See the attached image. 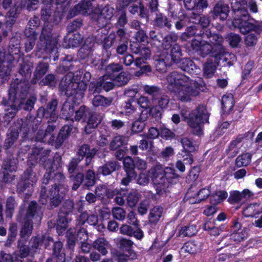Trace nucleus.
Returning <instances> with one entry per match:
<instances>
[{
  "label": "nucleus",
  "instance_id": "50",
  "mask_svg": "<svg viewBox=\"0 0 262 262\" xmlns=\"http://www.w3.org/2000/svg\"><path fill=\"white\" fill-rule=\"evenodd\" d=\"M163 212V208L160 206L154 207L150 210L149 215V222L155 225L159 220Z\"/></svg>",
  "mask_w": 262,
  "mask_h": 262
},
{
  "label": "nucleus",
  "instance_id": "3",
  "mask_svg": "<svg viewBox=\"0 0 262 262\" xmlns=\"http://www.w3.org/2000/svg\"><path fill=\"white\" fill-rule=\"evenodd\" d=\"M187 111L182 110L181 115L184 120H187V124L192 129L193 134L199 136L203 133V127L205 122H208L209 115L205 106L199 105L192 111L187 116Z\"/></svg>",
  "mask_w": 262,
  "mask_h": 262
},
{
  "label": "nucleus",
  "instance_id": "60",
  "mask_svg": "<svg viewBox=\"0 0 262 262\" xmlns=\"http://www.w3.org/2000/svg\"><path fill=\"white\" fill-rule=\"evenodd\" d=\"M70 231L71 230L68 231L66 235L68 237V244L70 246L73 247L74 246L75 241L78 239V237H81V236H85L86 238L87 237V235L85 232L86 230H78L76 235L70 232Z\"/></svg>",
  "mask_w": 262,
  "mask_h": 262
},
{
  "label": "nucleus",
  "instance_id": "38",
  "mask_svg": "<svg viewBox=\"0 0 262 262\" xmlns=\"http://www.w3.org/2000/svg\"><path fill=\"white\" fill-rule=\"evenodd\" d=\"M87 84L83 81H76L74 79L73 90H74V96L77 99H81L84 95Z\"/></svg>",
  "mask_w": 262,
  "mask_h": 262
},
{
  "label": "nucleus",
  "instance_id": "28",
  "mask_svg": "<svg viewBox=\"0 0 262 262\" xmlns=\"http://www.w3.org/2000/svg\"><path fill=\"white\" fill-rule=\"evenodd\" d=\"M120 167L119 163L115 161H110L100 166L98 169L99 173L104 176L111 174Z\"/></svg>",
  "mask_w": 262,
  "mask_h": 262
},
{
  "label": "nucleus",
  "instance_id": "63",
  "mask_svg": "<svg viewBox=\"0 0 262 262\" xmlns=\"http://www.w3.org/2000/svg\"><path fill=\"white\" fill-rule=\"evenodd\" d=\"M108 75H104L99 79L101 90L108 91L113 89L114 84L111 78H108Z\"/></svg>",
  "mask_w": 262,
  "mask_h": 262
},
{
  "label": "nucleus",
  "instance_id": "32",
  "mask_svg": "<svg viewBox=\"0 0 262 262\" xmlns=\"http://www.w3.org/2000/svg\"><path fill=\"white\" fill-rule=\"evenodd\" d=\"M62 158L59 155H55L54 158V160L52 161L51 159H47L41 162H39V164L42 166L44 168L47 169V171H49L50 170L54 171V167L57 168L60 166V162Z\"/></svg>",
  "mask_w": 262,
  "mask_h": 262
},
{
  "label": "nucleus",
  "instance_id": "30",
  "mask_svg": "<svg viewBox=\"0 0 262 262\" xmlns=\"http://www.w3.org/2000/svg\"><path fill=\"white\" fill-rule=\"evenodd\" d=\"M113 16V9L105 7L102 9L100 13L98 15L97 21L100 26L104 27Z\"/></svg>",
  "mask_w": 262,
  "mask_h": 262
},
{
  "label": "nucleus",
  "instance_id": "18",
  "mask_svg": "<svg viewBox=\"0 0 262 262\" xmlns=\"http://www.w3.org/2000/svg\"><path fill=\"white\" fill-rule=\"evenodd\" d=\"M53 25L50 22H45L42 27L39 39L41 41H45L46 48H48L51 45L53 40Z\"/></svg>",
  "mask_w": 262,
  "mask_h": 262
},
{
  "label": "nucleus",
  "instance_id": "34",
  "mask_svg": "<svg viewBox=\"0 0 262 262\" xmlns=\"http://www.w3.org/2000/svg\"><path fill=\"white\" fill-rule=\"evenodd\" d=\"M75 111L74 105L70 102L66 101L63 104L60 111V118L71 121V117L75 113Z\"/></svg>",
  "mask_w": 262,
  "mask_h": 262
},
{
  "label": "nucleus",
  "instance_id": "64",
  "mask_svg": "<svg viewBox=\"0 0 262 262\" xmlns=\"http://www.w3.org/2000/svg\"><path fill=\"white\" fill-rule=\"evenodd\" d=\"M134 38L136 41H138L139 43H142L143 45L149 43L148 36L146 33V31L143 29L139 30L137 31L134 35Z\"/></svg>",
  "mask_w": 262,
  "mask_h": 262
},
{
  "label": "nucleus",
  "instance_id": "6",
  "mask_svg": "<svg viewBox=\"0 0 262 262\" xmlns=\"http://www.w3.org/2000/svg\"><path fill=\"white\" fill-rule=\"evenodd\" d=\"M66 177L61 172H55L54 171L50 170L46 172L43 178V184L48 185L51 184V188H56L57 189L63 191L67 189V186H65L63 183L66 181Z\"/></svg>",
  "mask_w": 262,
  "mask_h": 262
},
{
  "label": "nucleus",
  "instance_id": "27",
  "mask_svg": "<svg viewBox=\"0 0 262 262\" xmlns=\"http://www.w3.org/2000/svg\"><path fill=\"white\" fill-rule=\"evenodd\" d=\"M43 210L41 206H39L36 202L30 203L26 215L27 217H33L38 221H40L42 215Z\"/></svg>",
  "mask_w": 262,
  "mask_h": 262
},
{
  "label": "nucleus",
  "instance_id": "2",
  "mask_svg": "<svg viewBox=\"0 0 262 262\" xmlns=\"http://www.w3.org/2000/svg\"><path fill=\"white\" fill-rule=\"evenodd\" d=\"M223 42L224 39L221 35L206 30L203 33V38L192 40L191 46L199 55L205 57L210 54L215 56L217 52L223 53Z\"/></svg>",
  "mask_w": 262,
  "mask_h": 262
},
{
  "label": "nucleus",
  "instance_id": "22",
  "mask_svg": "<svg viewBox=\"0 0 262 262\" xmlns=\"http://www.w3.org/2000/svg\"><path fill=\"white\" fill-rule=\"evenodd\" d=\"M220 65V61H217L216 57L212 56L208 58L206 62L204 64L203 71L205 76L211 77L215 73L217 66Z\"/></svg>",
  "mask_w": 262,
  "mask_h": 262
},
{
  "label": "nucleus",
  "instance_id": "52",
  "mask_svg": "<svg viewBox=\"0 0 262 262\" xmlns=\"http://www.w3.org/2000/svg\"><path fill=\"white\" fill-rule=\"evenodd\" d=\"M152 102L155 104V105L165 108L169 102V98L162 91L160 95L152 100Z\"/></svg>",
  "mask_w": 262,
  "mask_h": 262
},
{
  "label": "nucleus",
  "instance_id": "36",
  "mask_svg": "<svg viewBox=\"0 0 262 262\" xmlns=\"http://www.w3.org/2000/svg\"><path fill=\"white\" fill-rule=\"evenodd\" d=\"M33 185L31 182L20 180L17 185L16 191L19 194L30 195L33 191Z\"/></svg>",
  "mask_w": 262,
  "mask_h": 262
},
{
  "label": "nucleus",
  "instance_id": "9",
  "mask_svg": "<svg viewBox=\"0 0 262 262\" xmlns=\"http://www.w3.org/2000/svg\"><path fill=\"white\" fill-rule=\"evenodd\" d=\"M229 12L230 8L228 5L220 0L215 3L209 12V14L213 20L219 18L221 21H225L227 19Z\"/></svg>",
  "mask_w": 262,
  "mask_h": 262
},
{
  "label": "nucleus",
  "instance_id": "41",
  "mask_svg": "<svg viewBox=\"0 0 262 262\" xmlns=\"http://www.w3.org/2000/svg\"><path fill=\"white\" fill-rule=\"evenodd\" d=\"M33 67V64L31 62L23 60L19 63L18 72L23 77H29L32 73Z\"/></svg>",
  "mask_w": 262,
  "mask_h": 262
},
{
  "label": "nucleus",
  "instance_id": "19",
  "mask_svg": "<svg viewBox=\"0 0 262 262\" xmlns=\"http://www.w3.org/2000/svg\"><path fill=\"white\" fill-rule=\"evenodd\" d=\"M1 104L5 106L8 107L5 109L4 119L5 121L9 122L13 118L15 117L16 113L19 111L18 105L15 102H10V100L6 98H3Z\"/></svg>",
  "mask_w": 262,
  "mask_h": 262
},
{
  "label": "nucleus",
  "instance_id": "42",
  "mask_svg": "<svg viewBox=\"0 0 262 262\" xmlns=\"http://www.w3.org/2000/svg\"><path fill=\"white\" fill-rule=\"evenodd\" d=\"M234 105V100L232 95H224L222 100L223 111L225 113H229Z\"/></svg>",
  "mask_w": 262,
  "mask_h": 262
},
{
  "label": "nucleus",
  "instance_id": "39",
  "mask_svg": "<svg viewBox=\"0 0 262 262\" xmlns=\"http://www.w3.org/2000/svg\"><path fill=\"white\" fill-rule=\"evenodd\" d=\"M98 222L97 215L94 214L89 215L87 212H84L79 216L78 224L82 225L87 223L90 225L95 226L98 223Z\"/></svg>",
  "mask_w": 262,
  "mask_h": 262
},
{
  "label": "nucleus",
  "instance_id": "1",
  "mask_svg": "<svg viewBox=\"0 0 262 262\" xmlns=\"http://www.w3.org/2000/svg\"><path fill=\"white\" fill-rule=\"evenodd\" d=\"M168 90L174 94L182 101H189L199 95V90L194 88L193 81L185 75L173 71L167 77Z\"/></svg>",
  "mask_w": 262,
  "mask_h": 262
},
{
  "label": "nucleus",
  "instance_id": "43",
  "mask_svg": "<svg viewBox=\"0 0 262 262\" xmlns=\"http://www.w3.org/2000/svg\"><path fill=\"white\" fill-rule=\"evenodd\" d=\"M248 19H242L239 21V24H232L235 28H237L242 34H246L252 31L254 28V24L248 21Z\"/></svg>",
  "mask_w": 262,
  "mask_h": 262
},
{
  "label": "nucleus",
  "instance_id": "46",
  "mask_svg": "<svg viewBox=\"0 0 262 262\" xmlns=\"http://www.w3.org/2000/svg\"><path fill=\"white\" fill-rule=\"evenodd\" d=\"M262 212V208L257 203L252 204L248 206L243 211V214L247 217H253Z\"/></svg>",
  "mask_w": 262,
  "mask_h": 262
},
{
  "label": "nucleus",
  "instance_id": "55",
  "mask_svg": "<svg viewBox=\"0 0 262 262\" xmlns=\"http://www.w3.org/2000/svg\"><path fill=\"white\" fill-rule=\"evenodd\" d=\"M74 203L71 200H66L62 204L59 211V214L64 216L68 215L72 213L74 210Z\"/></svg>",
  "mask_w": 262,
  "mask_h": 262
},
{
  "label": "nucleus",
  "instance_id": "31",
  "mask_svg": "<svg viewBox=\"0 0 262 262\" xmlns=\"http://www.w3.org/2000/svg\"><path fill=\"white\" fill-rule=\"evenodd\" d=\"M36 101L37 98L35 96H30L27 100L26 98L23 99L15 102V103L18 105L19 110L23 109L25 111H31L33 109Z\"/></svg>",
  "mask_w": 262,
  "mask_h": 262
},
{
  "label": "nucleus",
  "instance_id": "7",
  "mask_svg": "<svg viewBox=\"0 0 262 262\" xmlns=\"http://www.w3.org/2000/svg\"><path fill=\"white\" fill-rule=\"evenodd\" d=\"M58 101L57 99H51L45 106L39 107L37 116L39 118H45L52 121H56L58 118L57 113Z\"/></svg>",
  "mask_w": 262,
  "mask_h": 262
},
{
  "label": "nucleus",
  "instance_id": "56",
  "mask_svg": "<svg viewBox=\"0 0 262 262\" xmlns=\"http://www.w3.org/2000/svg\"><path fill=\"white\" fill-rule=\"evenodd\" d=\"M69 178L73 182L72 189L73 190H76L83 182L84 175L82 172H78L76 174H71Z\"/></svg>",
  "mask_w": 262,
  "mask_h": 262
},
{
  "label": "nucleus",
  "instance_id": "23",
  "mask_svg": "<svg viewBox=\"0 0 262 262\" xmlns=\"http://www.w3.org/2000/svg\"><path fill=\"white\" fill-rule=\"evenodd\" d=\"M94 0H83L76 5L74 8L76 14L82 15L90 14L93 11L92 2Z\"/></svg>",
  "mask_w": 262,
  "mask_h": 262
},
{
  "label": "nucleus",
  "instance_id": "26",
  "mask_svg": "<svg viewBox=\"0 0 262 262\" xmlns=\"http://www.w3.org/2000/svg\"><path fill=\"white\" fill-rule=\"evenodd\" d=\"M153 26L159 28H167L168 29L170 30L172 27L171 20L161 13H157L155 15L153 21Z\"/></svg>",
  "mask_w": 262,
  "mask_h": 262
},
{
  "label": "nucleus",
  "instance_id": "8",
  "mask_svg": "<svg viewBox=\"0 0 262 262\" xmlns=\"http://www.w3.org/2000/svg\"><path fill=\"white\" fill-rule=\"evenodd\" d=\"M165 171L166 168H164L161 165H157L149 171L156 188V193L159 195H161V190L163 189Z\"/></svg>",
  "mask_w": 262,
  "mask_h": 262
},
{
  "label": "nucleus",
  "instance_id": "4",
  "mask_svg": "<svg viewBox=\"0 0 262 262\" xmlns=\"http://www.w3.org/2000/svg\"><path fill=\"white\" fill-rule=\"evenodd\" d=\"M30 86L28 81L16 79L10 84L8 91V98L10 102H15L26 98Z\"/></svg>",
  "mask_w": 262,
  "mask_h": 262
},
{
  "label": "nucleus",
  "instance_id": "44",
  "mask_svg": "<svg viewBox=\"0 0 262 262\" xmlns=\"http://www.w3.org/2000/svg\"><path fill=\"white\" fill-rule=\"evenodd\" d=\"M233 19L232 24H239V21L242 19H249L250 15L246 7H243L235 11H233Z\"/></svg>",
  "mask_w": 262,
  "mask_h": 262
},
{
  "label": "nucleus",
  "instance_id": "51",
  "mask_svg": "<svg viewBox=\"0 0 262 262\" xmlns=\"http://www.w3.org/2000/svg\"><path fill=\"white\" fill-rule=\"evenodd\" d=\"M95 249L99 251L102 255L107 253V249L109 247L108 243L104 238H100L97 239L93 244Z\"/></svg>",
  "mask_w": 262,
  "mask_h": 262
},
{
  "label": "nucleus",
  "instance_id": "29",
  "mask_svg": "<svg viewBox=\"0 0 262 262\" xmlns=\"http://www.w3.org/2000/svg\"><path fill=\"white\" fill-rule=\"evenodd\" d=\"M223 53L217 52V54L215 55L216 57L217 61H220V64H222L223 67H230L233 65V60H231V55L227 51L226 48L223 45Z\"/></svg>",
  "mask_w": 262,
  "mask_h": 262
},
{
  "label": "nucleus",
  "instance_id": "25",
  "mask_svg": "<svg viewBox=\"0 0 262 262\" xmlns=\"http://www.w3.org/2000/svg\"><path fill=\"white\" fill-rule=\"evenodd\" d=\"M120 243V248L124 249H125L126 251V253H123V254H120L118 257V260H127V258H129V257H131V258H133L135 254L133 253L130 249L132 247L133 243L129 239H126L125 238H121L119 241Z\"/></svg>",
  "mask_w": 262,
  "mask_h": 262
},
{
  "label": "nucleus",
  "instance_id": "40",
  "mask_svg": "<svg viewBox=\"0 0 262 262\" xmlns=\"http://www.w3.org/2000/svg\"><path fill=\"white\" fill-rule=\"evenodd\" d=\"M125 139L126 138L122 135H117L114 137L109 144L110 150H116L126 144Z\"/></svg>",
  "mask_w": 262,
  "mask_h": 262
},
{
  "label": "nucleus",
  "instance_id": "10",
  "mask_svg": "<svg viewBox=\"0 0 262 262\" xmlns=\"http://www.w3.org/2000/svg\"><path fill=\"white\" fill-rule=\"evenodd\" d=\"M123 169L125 172V177L121 180V184L127 186L137 176V173L135 171L134 161L130 157H126L124 159Z\"/></svg>",
  "mask_w": 262,
  "mask_h": 262
},
{
  "label": "nucleus",
  "instance_id": "54",
  "mask_svg": "<svg viewBox=\"0 0 262 262\" xmlns=\"http://www.w3.org/2000/svg\"><path fill=\"white\" fill-rule=\"evenodd\" d=\"M252 156V154L249 152H246L239 155L235 160L236 166L239 167L247 166L251 162Z\"/></svg>",
  "mask_w": 262,
  "mask_h": 262
},
{
  "label": "nucleus",
  "instance_id": "61",
  "mask_svg": "<svg viewBox=\"0 0 262 262\" xmlns=\"http://www.w3.org/2000/svg\"><path fill=\"white\" fill-rule=\"evenodd\" d=\"M180 142L183 147L182 150L192 152L196 150L197 146L188 138H182Z\"/></svg>",
  "mask_w": 262,
  "mask_h": 262
},
{
  "label": "nucleus",
  "instance_id": "59",
  "mask_svg": "<svg viewBox=\"0 0 262 262\" xmlns=\"http://www.w3.org/2000/svg\"><path fill=\"white\" fill-rule=\"evenodd\" d=\"M49 68V66L48 63L39 62L34 73V78L39 79L41 78L47 72Z\"/></svg>",
  "mask_w": 262,
  "mask_h": 262
},
{
  "label": "nucleus",
  "instance_id": "13",
  "mask_svg": "<svg viewBox=\"0 0 262 262\" xmlns=\"http://www.w3.org/2000/svg\"><path fill=\"white\" fill-rule=\"evenodd\" d=\"M183 56L182 52L181 51L180 55L177 57L176 62H173V64H176L179 68L182 71L186 72L189 74H194L198 68L194 62L189 58H182Z\"/></svg>",
  "mask_w": 262,
  "mask_h": 262
},
{
  "label": "nucleus",
  "instance_id": "57",
  "mask_svg": "<svg viewBox=\"0 0 262 262\" xmlns=\"http://www.w3.org/2000/svg\"><path fill=\"white\" fill-rule=\"evenodd\" d=\"M190 18L192 19H198V24H199L202 28L201 30L208 29L207 27L210 23V20L209 17L205 15L200 16L199 13L195 14V13L192 12L190 16Z\"/></svg>",
  "mask_w": 262,
  "mask_h": 262
},
{
  "label": "nucleus",
  "instance_id": "14",
  "mask_svg": "<svg viewBox=\"0 0 262 262\" xmlns=\"http://www.w3.org/2000/svg\"><path fill=\"white\" fill-rule=\"evenodd\" d=\"M103 119L102 116L99 113L92 111L89 115L85 122L84 131L86 134L92 133L97 127Z\"/></svg>",
  "mask_w": 262,
  "mask_h": 262
},
{
  "label": "nucleus",
  "instance_id": "17",
  "mask_svg": "<svg viewBox=\"0 0 262 262\" xmlns=\"http://www.w3.org/2000/svg\"><path fill=\"white\" fill-rule=\"evenodd\" d=\"M40 123L41 121L35 118L32 121L29 120H26L25 121H23L22 120L17 121V124L19 126L21 125L20 130L23 132L24 134H29L35 132Z\"/></svg>",
  "mask_w": 262,
  "mask_h": 262
},
{
  "label": "nucleus",
  "instance_id": "47",
  "mask_svg": "<svg viewBox=\"0 0 262 262\" xmlns=\"http://www.w3.org/2000/svg\"><path fill=\"white\" fill-rule=\"evenodd\" d=\"M19 7L16 5H14V7L11 8L7 12V15L8 18L6 21L7 27L11 28L16 21V17L19 13Z\"/></svg>",
  "mask_w": 262,
  "mask_h": 262
},
{
  "label": "nucleus",
  "instance_id": "37",
  "mask_svg": "<svg viewBox=\"0 0 262 262\" xmlns=\"http://www.w3.org/2000/svg\"><path fill=\"white\" fill-rule=\"evenodd\" d=\"M129 49L132 54L146 56L148 51H150L148 47H142L138 41H132L129 44Z\"/></svg>",
  "mask_w": 262,
  "mask_h": 262
},
{
  "label": "nucleus",
  "instance_id": "5",
  "mask_svg": "<svg viewBox=\"0 0 262 262\" xmlns=\"http://www.w3.org/2000/svg\"><path fill=\"white\" fill-rule=\"evenodd\" d=\"M178 35L174 32H171L166 35L162 39L161 47L163 49L162 52H166L169 55L172 54L176 57H178L182 51L181 46L177 43Z\"/></svg>",
  "mask_w": 262,
  "mask_h": 262
},
{
  "label": "nucleus",
  "instance_id": "62",
  "mask_svg": "<svg viewBox=\"0 0 262 262\" xmlns=\"http://www.w3.org/2000/svg\"><path fill=\"white\" fill-rule=\"evenodd\" d=\"M83 40V37L79 33H74L68 40V46L70 47H77L80 46Z\"/></svg>",
  "mask_w": 262,
  "mask_h": 262
},
{
  "label": "nucleus",
  "instance_id": "11",
  "mask_svg": "<svg viewBox=\"0 0 262 262\" xmlns=\"http://www.w3.org/2000/svg\"><path fill=\"white\" fill-rule=\"evenodd\" d=\"M172 54L169 55L166 52H162L155 60V66L157 70L160 72L166 71L167 67H171L173 65V62H176L177 57Z\"/></svg>",
  "mask_w": 262,
  "mask_h": 262
},
{
  "label": "nucleus",
  "instance_id": "16",
  "mask_svg": "<svg viewBox=\"0 0 262 262\" xmlns=\"http://www.w3.org/2000/svg\"><path fill=\"white\" fill-rule=\"evenodd\" d=\"M74 81L73 75L68 74L62 79L60 82L59 85L60 90L68 97L73 96L74 94V90H73Z\"/></svg>",
  "mask_w": 262,
  "mask_h": 262
},
{
  "label": "nucleus",
  "instance_id": "58",
  "mask_svg": "<svg viewBox=\"0 0 262 262\" xmlns=\"http://www.w3.org/2000/svg\"><path fill=\"white\" fill-rule=\"evenodd\" d=\"M141 197L139 192L136 190H132L127 195V203L130 207H135Z\"/></svg>",
  "mask_w": 262,
  "mask_h": 262
},
{
  "label": "nucleus",
  "instance_id": "45",
  "mask_svg": "<svg viewBox=\"0 0 262 262\" xmlns=\"http://www.w3.org/2000/svg\"><path fill=\"white\" fill-rule=\"evenodd\" d=\"M143 90L145 94L151 96V101L162 92L161 88L154 85H144Z\"/></svg>",
  "mask_w": 262,
  "mask_h": 262
},
{
  "label": "nucleus",
  "instance_id": "21",
  "mask_svg": "<svg viewBox=\"0 0 262 262\" xmlns=\"http://www.w3.org/2000/svg\"><path fill=\"white\" fill-rule=\"evenodd\" d=\"M253 195V193L248 189H244L242 192L234 191L230 194L229 200L232 203H244Z\"/></svg>",
  "mask_w": 262,
  "mask_h": 262
},
{
  "label": "nucleus",
  "instance_id": "33",
  "mask_svg": "<svg viewBox=\"0 0 262 262\" xmlns=\"http://www.w3.org/2000/svg\"><path fill=\"white\" fill-rule=\"evenodd\" d=\"M92 111V110L90 108L84 105L79 106L77 110H75V115L74 118H71L72 123H73L74 121L78 122L81 120L85 122Z\"/></svg>",
  "mask_w": 262,
  "mask_h": 262
},
{
  "label": "nucleus",
  "instance_id": "48",
  "mask_svg": "<svg viewBox=\"0 0 262 262\" xmlns=\"http://www.w3.org/2000/svg\"><path fill=\"white\" fill-rule=\"evenodd\" d=\"M143 112L141 114V116L138 120L135 121L133 123L131 131L133 134H137L142 132L145 127V123H144V121L148 117H146L145 118L143 117Z\"/></svg>",
  "mask_w": 262,
  "mask_h": 262
},
{
  "label": "nucleus",
  "instance_id": "35",
  "mask_svg": "<svg viewBox=\"0 0 262 262\" xmlns=\"http://www.w3.org/2000/svg\"><path fill=\"white\" fill-rule=\"evenodd\" d=\"M113 101L112 97H105L102 95L95 96L92 100V103L94 107H107L110 106Z\"/></svg>",
  "mask_w": 262,
  "mask_h": 262
},
{
  "label": "nucleus",
  "instance_id": "53",
  "mask_svg": "<svg viewBox=\"0 0 262 262\" xmlns=\"http://www.w3.org/2000/svg\"><path fill=\"white\" fill-rule=\"evenodd\" d=\"M17 160L14 157L5 159L2 165L3 169L9 171L10 172L15 171L17 169Z\"/></svg>",
  "mask_w": 262,
  "mask_h": 262
},
{
  "label": "nucleus",
  "instance_id": "15",
  "mask_svg": "<svg viewBox=\"0 0 262 262\" xmlns=\"http://www.w3.org/2000/svg\"><path fill=\"white\" fill-rule=\"evenodd\" d=\"M51 150L45 149L35 147L33 149L32 153L30 154L28 157V160L30 164L34 165L39 162L49 159L48 157L51 153Z\"/></svg>",
  "mask_w": 262,
  "mask_h": 262
},
{
  "label": "nucleus",
  "instance_id": "12",
  "mask_svg": "<svg viewBox=\"0 0 262 262\" xmlns=\"http://www.w3.org/2000/svg\"><path fill=\"white\" fill-rule=\"evenodd\" d=\"M165 171V181L163 184V189L161 190V195L167 192L170 186L178 183L180 178V176L173 168L166 167Z\"/></svg>",
  "mask_w": 262,
  "mask_h": 262
},
{
  "label": "nucleus",
  "instance_id": "49",
  "mask_svg": "<svg viewBox=\"0 0 262 262\" xmlns=\"http://www.w3.org/2000/svg\"><path fill=\"white\" fill-rule=\"evenodd\" d=\"M206 30H210V29H205L204 30H201L197 25H192L188 27L185 32V34L188 37L195 36V37L203 38V33L206 31Z\"/></svg>",
  "mask_w": 262,
  "mask_h": 262
},
{
  "label": "nucleus",
  "instance_id": "24",
  "mask_svg": "<svg viewBox=\"0 0 262 262\" xmlns=\"http://www.w3.org/2000/svg\"><path fill=\"white\" fill-rule=\"evenodd\" d=\"M14 57L9 51H7L4 47L0 49V66L3 65L10 71L13 67V62Z\"/></svg>",
  "mask_w": 262,
  "mask_h": 262
},
{
  "label": "nucleus",
  "instance_id": "20",
  "mask_svg": "<svg viewBox=\"0 0 262 262\" xmlns=\"http://www.w3.org/2000/svg\"><path fill=\"white\" fill-rule=\"evenodd\" d=\"M63 191L56 188L49 189L48 197L50 199V209L57 207L61 204L63 199Z\"/></svg>",
  "mask_w": 262,
  "mask_h": 262
}]
</instances>
